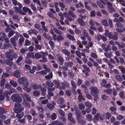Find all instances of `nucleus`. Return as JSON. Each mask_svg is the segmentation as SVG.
<instances>
[{"label": "nucleus", "mask_w": 125, "mask_h": 125, "mask_svg": "<svg viewBox=\"0 0 125 125\" xmlns=\"http://www.w3.org/2000/svg\"><path fill=\"white\" fill-rule=\"evenodd\" d=\"M23 110V107H22V105L21 104L19 103L15 104L14 109V111L15 113H19L22 111Z\"/></svg>", "instance_id": "1"}, {"label": "nucleus", "mask_w": 125, "mask_h": 125, "mask_svg": "<svg viewBox=\"0 0 125 125\" xmlns=\"http://www.w3.org/2000/svg\"><path fill=\"white\" fill-rule=\"evenodd\" d=\"M12 100L14 102L20 103L22 101L21 97L19 96L17 94H15L12 95L11 96Z\"/></svg>", "instance_id": "2"}, {"label": "nucleus", "mask_w": 125, "mask_h": 125, "mask_svg": "<svg viewBox=\"0 0 125 125\" xmlns=\"http://www.w3.org/2000/svg\"><path fill=\"white\" fill-rule=\"evenodd\" d=\"M107 82L105 79L102 80V82L100 83V85L102 87H104L105 88H110L111 87V84L109 83L107 84Z\"/></svg>", "instance_id": "3"}, {"label": "nucleus", "mask_w": 125, "mask_h": 125, "mask_svg": "<svg viewBox=\"0 0 125 125\" xmlns=\"http://www.w3.org/2000/svg\"><path fill=\"white\" fill-rule=\"evenodd\" d=\"M90 89L91 90V93L93 95H98L99 91L96 87L92 86L91 87Z\"/></svg>", "instance_id": "4"}, {"label": "nucleus", "mask_w": 125, "mask_h": 125, "mask_svg": "<svg viewBox=\"0 0 125 125\" xmlns=\"http://www.w3.org/2000/svg\"><path fill=\"white\" fill-rule=\"evenodd\" d=\"M18 83L20 84H22L23 86L29 83L27 82V78L25 77H21L18 79Z\"/></svg>", "instance_id": "5"}, {"label": "nucleus", "mask_w": 125, "mask_h": 125, "mask_svg": "<svg viewBox=\"0 0 125 125\" xmlns=\"http://www.w3.org/2000/svg\"><path fill=\"white\" fill-rule=\"evenodd\" d=\"M82 66L85 69V70H83L82 71V72L84 73L86 76H88L89 74L88 72H90V69L89 67H87L85 65H83Z\"/></svg>", "instance_id": "6"}, {"label": "nucleus", "mask_w": 125, "mask_h": 125, "mask_svg": "<svg viewBox=\"0 0 125 125\" xmlns=\"http://www.w3.org/2000/svg\"><path fill=\"white\" fill-rule=\"evenodd\" d=\"M102 47L103 49H104V51L106 52H107L110 50L111 47L110 45H108L107 46L105 44H103Z\"/></svg>", "instance_id": "7"}, {"label": "nucleus", "mask_w": 125, "mask_h": 125, "mask_svg": "<svg viewBox=\"0 0 125 125\" xmlns=\"http://www.w3.org/2000/svg\"><path fill=\"white\" fill-rule=\"evenodd\" d=\"M57 56L58 57V59L60 62V65H62L64 61L63 58L62 57L61 55L59 54H57Z\"/></svg>", "instance_id": "8"}, {"label": "nucleus", "mask_w": 125, "mask_h": 125, "mask_svg": "<svg viewBox=\"0 0 125 125\" xmlns=\"http://www.w3.org/2000/svg\"><path fill=\"white\" fill-rule=\"evenodd\" d=\"M6 56L10 61H12L13 60V58L12 57V55L10 52H7L6 53Z\"/></svg>", "instance_id": "9"}, {"label": "nucleus", "mask_w": 125, "mask_h": 125, "mask_svg": "<svg viewBox=\"0 0 125 125\" xmlns=\"http://www.w3.org/2000/svg\"><path fill=\"white\" fill-rule=\"evenodd\" d=\"M6 37L5 33L0 32V41L1 42H3L5 38Z\"/></svg>", "instance_id": "10"}, {"label": "nucleus", "mask_w": 125, "mask_h": 125, "mask_svg": "<svg viewBox=\"0 0 125 125\" xmlns=\"http://www.w3.org/2000/svg\"><path fill=\"white\" fill-rule=\"evenodd\" d=\"M21 73L20 71L17 69L15 71L14 75L16 77L18 78L21 76Z\"/></svg>", "instance_id": "11"}, {"label": "nucleus", "mask_w": 125, "mask_h": 125, "mask_svg": "<svg viewBox=\"0 0 125 125\" xmlns=\"http://www.w3.org/2000/svg\"><path fill=\"white\" fill-rule=\"evenodd\" d=\"M109 38L112 39L113 40L116 41L118 37L117 35L115 34H113L112 32L111 35L110 34L109 36Z\"/></svg>", "instance_id": "12"}, {"label": "nucleus", "mask_w": 125, "mask_h": 125, "mask_svg": "<svg viewBox=\"0 0 125 125\" xmlns=\"http://www.w3.org/2000/svg\"><path fill=\"white\" fill-rule=\"evenodd\" d=\"M77 21L79 24L81 26H84L85 25L84 21L82 20V19L79 18L77 20Z\"/></svg>", "instance_id": "13"}, {"label": "nucleus", "mask_w": 125, "mask_h": 125, "mask_svg": "<svg viewBox=\"0 0 125 125\" xmlns=\"http://www.w3.org/2000/svg\"><path fill=\"white\" fill-rule=\"evenodd\" d=\"M40 89L42 92L41 94L43 96H45L46 94V88L45 87H42Z\"/></svg>", "instance_id": "14"}, {"label": "nucleus", "mask_w": 125, "mask_h": 125, "mask_svg": "<svg viewBox=\"0 0 125 125\" xmlns=\"http://www.w3.org/2000/svg\"><path fill=\"white\" fill-rule=\"evenodd\" d=\"M29 84V83H28L27 84H26L25 85V86H24V89L28 93H30L31 90V88L30 87L28 88Z\"/></svg>", "instance_id": "15"}, {"label": "nucleus", "mask_w": 125, "mask_h": 125, "mask_svg": "<svg viewBox=\"0 0 125 125\" xmlns=\"http://www.w3.org/2000/svg\"><path fill=\"white\" fill-rule=\"evenodd\" d=\"M12 47V45L10 43H7L4 44V45L2 47V49H6L8 48L9 47Z\"/></svg>", "instance_id": "16"}, {"label": "nucleus", "mask_w": 125, "mask_h": 125, "mask_svg": "<svg viewBox=\"0 0 125 125\" xmlns=\"http://www.w3.org/2000/svg\"><path fill=\"white\" fill-rule=\"evenodd\" d=\"M100 115V114L99 113H97L94 116V118L93 119V120L94 122L96 123V122L95 121V120H99V115Z\"/></svg>", "instance_id": "17"}, {"label": "nucleus", "mask_w": 125, "mask_h": 125, "mask_svg": "<svg viewBox=\"0 0 125 125\" xmlns=\"http://www.w3.org/2000/svg\"><path fill=\"white\" fill-rule=\"evenodd\" d=\"M32 87L33 89L35 90H37L38 89V88H40L42 87V85H38L34 83L32 85Z\"/></svg>", "instance_id": "18"}, {"label": "nucleus", "mask_w": 125, "mask_h": 125, "mask_svg": "<svg viewBox=\"0 0 125 125\" xmlns=\"http://www.w3.org/2000/svg\"><path fill=\"white\" fill-rule=\"evenodd\" d=\"M10 42L13 45L16 47V44L15 42L16 40L15 38L14 37H12L10 39Z\"/></svg>", "instance_id": "19"}, {"label": "nucleus", "mask_w": 125, "mask_h": 125, "mask_svg": "<svg viewBox=\"0 0 125 125\" xmlns=\"http://www.w3.org/2000/svg\"><path fill=\"white\" fill-rule=\"evenodd\" d=\"M7 110L2 107L0 108V115L2 114H5L7 112Z\"/></svg>", "instance_id": "20"}, {"label": "nucleus", "mask_w": 125, "mask_h": 125, "mask_svg": "<svg viewBox=\"0 0 125 125\" xmlns=\"http://www.w3.org/2000/svg\"><path fill=\"white\" fill-rule=\"evenodd\" d=\"M47 107L50 110H52L54 108V106L52 104L48 103L47 105Z\"/></svg>", "instance_id": "21"}, {"label": "nucleus", "mask_w": 125, "mask_h": 125, "mask_svg": "<svg viewBox=\"0 0 125 125\" xmlns=\"http://www.w3.org/2000/svg\"><path fill=\"white\" fill-rule=\"evenodd\" d=\"M24 116V113L23 112H21L19 114H16V117L19 119L22 118Z\"/></svg>", "instance_id": "22"}, {"label": "nucleus", "mask_w": 125, "mask_h": 125, "mask_svg": "<svg viewBox=\"0 0 125 125\" xmlns=\"http://www.w3.org/2000/svg\"><path fill=\"white\" fill-rule=\"evenodd\" d=\"M43 36L46 39L48 40H51L52 39V38L51 37L49 36L48 35H47L46 33H44L43 34Z\"/></svg>", "instance_id": "23"}, {"label": "nucleus", "mask_w": 125, "mask_h": 125, "mask_svg": "<svg viewBox=\"0 0 125 125\" xmlns=\"http://www.w3.org/2000/svg\"><path fill=\"white\" fill-rule=\"evenodd\" d=\"M3 62L4 63L6 64L7 65L10 66H11L13 64V63L12 62H10L7 60H6L4 61L3 62Z\"/></svg>", "instance_id": "24"}, {"label": "nucleus", "mask_w": 125, "mask_h": 125, "mask_svg": "<svg viewBox=\"0 0 125 125\" xmlns=\"http://www.w3.org/2000/svg\"><path fill=\"white\" fill-rule=\"evenodd\" d=\"M10 83L14 87H16L17 86V83L14 80L10 81Z\"/></svg>", "instance_id": "25"}, {"label": "nucleus", "mask_w": 125, "mask_h": 125, "mask_svg": "<svg viewBox=\"0 0 125 125\" xmlns=\"http://www.w3.org/2000/svg\"><path fill=\"white\" fill-rule=\"evenodd\" d=\"M66 36L70 40L72 41H74L75 40V39L73 36L69 34H67Z\"/></svg>", "instance_id": "26"}, {"label": "nucleus", "mask_w": 125, "mask_h": 125, "mask_svg": "<svg viewBox=\"0 0 125 125\" xmlns=\"http://www.w3.org/2000/svg\"><path fill=\"white\" fill-rule=\"evenodd\" d=\"M49 43L50 45L51 48H53L55 47V44L54 42L52 40H50L49 41Z\"/></svg>", "instance_id": "27"}, {"label": "nucleus", "mask_w": 125, "mask_h": 125, "mask_svg": "<svg viewBox=\"0 0 125 125\" xmlns=\"http://www.w3.org/2000/svg\"><path fill=\"white\" fill-rule=\"evenodd\" d=\"M22 38H21L19 39V45L20 46H21L22 44V43L24 42V39L23 38L22 36L21 35V36Z\"/></svg>", "instance_id": "28"}, {"label": "nucleus", "mask_w": 125, "mask_h": 125, "mask_svg": "<svg viewBox=\"0 0 125 125\" xmlns=\"http://www.w3.org/2000/svg\"><path fill=\"white\" fill-rule=\"evenodd\" d=\"M86 118L87 120L89 121L92 120V116L91 114H88L86 115Z\"/></svg>", "instance_id": "29"}, {"label": "nucleus", "mask_w": 125, "mask_h": 125, "mask_svg": "<svg viewBox=\"0 0 125 125\" xmlns=\"http://www.w3.org/2000/svg\"><path fill=\"white\" fill-rule=\"evenodd\" d=\"M47 85L50 87H52L54 85L50 81H47L46 82Z\"/></svg>", "instance_id": "30"}, {"label": "nucleus", "mask_w": 125, "mask_h": 125, "mask_svg": "<svg viewBox=\"0 0 125 125\" xmlns=\"http://www.w3.org/2000/svg\"><path fill=\"white\" fill-rule=\"evenodd\" d=\"M79 108L81 110H83L84 109L85 106L83 103H80L79 104Z\"/></svg>", "instance_id": "31"}, {"label": "nucleus", "mask_w": 125, "mask_h": 125, "mask_svg": "<svg viewBox=\"0 0 125 125\" xmlns=\"http://www.w3.org/2000/svg\"><path fill=\"white\" fill-rule=\"evenodd\" d=\"M62 52L64 54L67 56H69L70 54V52L66 49H63L62 50Z\"/></svg>", "instance_id": "32"}, {"label": "nucleus", "mask_w": 125, "mask_h": 125, "mask_svg": "<svg viewBox=\"0 0 125 125\" xmlns=\"http://www.w3.org/2000/svg\"><path fill=\"white\" fill-rule=\"evenodd\" d=\"M45 78L47 80H49L51 78L53 77V75L52 72L50 73V74H48L45 76Z\"/></svg>", "instance_id": "33"}, {"label": "nucleus", "mask_w": 125, "mask_h": 125, "mask_svg": "<svg viewBox=\"0 0 125 125\" xmlns=\"http://www.w3.org/2000/svg\"><path fill=\"white\" fill-rule=\"evenodd\" d=\"M69 15H70L73 18H76V16L74 14H73V12L71 10H69L68 12Z\"/></svg>", "instance_id": "34"}, {"label": "nucleus", "mask_w": 125, "mask_h": 125, "mask_svg": "<svg viewBox=\"0 0 125 125\" xmlns=\"http://www.w3.org/2000/svg\"><path fill=\"white\" fill-rule=\"evenodd\" d=\"M112 53L110 52V53L106 52L104 53V55L108 58H110L111 57Z\"/></svg>", "instance_id": "35"}, {"label": "nucleus", "mask_w": 125, "mask_h": 125, "mask_svg": "<svg viewBox=\"0 0 125 125\" xmlns=\"http://www.w3.org/2000/svg\"><path fill=\"white\" fill-rule=\"evenodd\" d=\"M64 39V37L61 35H58L57 37V40L58 41H61Z\"/></svg>", "instance_id": "36"}, {"label": "nucleus", "mask_w": 125, "mask_h": 125, "mask_svg": "<svg viewBox=\"0 0 125 125\" xmlns=\"http://www.w3.org/2000/svg\"><path fill=\"white\" fill-rule=\"evenodd\" d=\"M52 123L54 125H64L62 123V122H59L57 121H54L53 122H52Z\"/></svg>", "instance_id": "37"}, {"label": "nucleus", "mask_w": 125, "mask_h": 125, "mask_svg": "<svg viewBox=\"0 0 125 125\" xmlns=\"http://www.w3.org/2000/svg\"><path fill=\"white\" fill-rule=\"evenodd\" d=\"M58 112L59 114L62 117H64L65 116L64 112L61 109H59L58 111Z\"/></svg>", "instance_id": "38"}, {"label": "nucleus", "mask_w": 125, "mask_h": 125, "mask_svg": "<svg viewBox=\"0 0 125 125\" xmlns=\"http://www.w3.org/2000/svg\"><path fill=\"white\" fill-rule=\"evenodd\" d=\"M106 90L105 92L109 95H111L112 93V90L111 89L108 88Z\"/></svg>", "instance_id": "39"}, {"label": "nucleus", "mask_w": 125, "mask_h": 125, "mask_svg": "<svg viewBox=\"0 0 125 125\" xmlns=\"http://www.w3.org/2000/svg\"><path fill=\"white\" fill-rule=\"evenodd\" d=\"M42 56L41 54L38 53H35L34 57L37 59H38L42 57Z\"/></svg>", "instance_id": "40"}, {"label": "nucleus", "mask_w": 125, "mask_h": 125, "mask_svg": "<svg viewBox=\"0 0 125 125\" xmlns=\"http://www.w3.org/2000/svg\"><path fill=\"white\" fill-rule=\"evenodd\" d=\"M112 33V32H109L108 30H105L104 35L106 37H108L109 38V36L110 35V34L111 35Z\"/></svg>", "instance_id": "41"}, {"label": "nucleus", "mask_w": 125, "mask_h": 125, "mask_svg": "<svg viewBox=\"0 0 125 125\" xmlns=\"http://www.w3.org/2000/svg\"><path fill=\"white\" fill-rule=\"evenodd\" d=\"M23 104L24 105L28 107H30L31 104L30 103L28 102L26 100H25L23 103Z\"/></svg>", "instance_id": "42"}, {"label": "nucleus", "mask_w": 125, "mask_h": 125, "mask_svg": "<svg viewBox=\"0 0 125 125\" xmlns=\"http://www.w3.org/2000/svg\"><path fill=\"white\" fill-rule=\"evenodd\" d=\"M24 96L27 100L29 102H31V100L30 98V97L29 96V95L27 94H25Z\"/></svg>", "instance_id": "43"}, {"label": "nucleus", "mask_w": 125, "mask_h": 125, "mask_svg": "<svg viewBox=\"0 0 125 125\" xmlns=\"http://www.w3.org/2000/svg\"><path fill=\"white\" fill-rule=\"evenodd\" d=\"M47 73L46 71L44 70H42L40 72H38L37 73V74H40L43 75H45Z\"/></svg>", "instance_id": "44"}, {"label": "nucleus", "mask_w": 125, "mask_h": 125, "mask_svg": "<svg viewBox=\"0 0 125 125\" xmlns=\"http://www.w3.org/2000/svg\"><path fill=\"white\" fill-rule=\"evenodd\" d=\"M51 119L52 120H55V119L57 117V116L56 114L55 113H53L52 114V115L51 116Z\"/></svg>", "instance_id": "45"}, {"label": "nucleus", "mask_w": 125, "mask_h": 125, "mask_svg": "<svg viewBox=\"0 0 125 125\" xmlns=\"http://www.w3.org/2000/svg\"><path fill=\"white\" fill-rule=\"evenodd\" d=\"M33 94L35 96H38L40 95V92L39 91H35L33 92Z\"/></svg>", "instance_id": "46"}, {"label": "nucleus", "mask_w": 125, "mask_h": 125, "mask_svg": "<svg viewBox=\"0 0 125 125\" xmlns=\"http://www.w3.org/2000/svg\"><path fill=\"white\" fill-rule=\"evenodd\" d=\"M34 53L33 52L29 53L28 54L27 56L28 57L32 58L33 59H34L35 58L34 56Z\"/></svg>", "instance_id": "47"}, {"label": "nucleus", "mask_w": 125, "mask_h": 125, "mask_svg": "<svg viewBox=\"0 0 125 125\" xmlns=\"http://www.w3.org/2000/svg\"><path fill=\"white\" fill-rule=\"evenodd\" d=\"M48 93L49 95L47 97L49 99L50 98L51 96H53L54 95L53 93L50 91H48Z\"/></svg>", "instance_id": "48"}, {"label": "nucleus", "mask_w": 125, "mask_h": 125, "mask_svg": "<svg viewBox=\"0 0 125 125\" xmlns=\"http://www.w3.org/2000/svg\"><path fill=\"white\" fill-rule=\"evenodd\" d=\"M53 82L54 84L56 85L57 87H60V84L58 81L55 80H53Z\"/></svg>", "instance_id": "49"}, {"label": "nucleus", "mask_w": 125, "mask_h": 125, "mask_svg": "<svg viewBox=\"0 0 125 125\" xmlns=\"http://www.w3.org/2000/svg\"><path fill=\"white\" fill-rule=\"evenodd\" d=\"M41 58L42 59V60H40L39 61L41 62H46L47 61V59L44 56H42V57Z\"/></svg>", "instance_id": "50"}, {"label": "nucleus", "mask_w": 125, "mask_h": 125, "mask_svg": "<svg viewBox=\"0 0 125 125\" xmlns=\"http://www.w3.org/2000/svg\"><path fill=\"white\" fill-rule=\"evenodd\" d=\"M42 4L43 6L44 7H46L47 6V4L48 3V2L46 1L43 0L42 1Z\"/></svg>", "instance_id": "51"}, {"label": "nucleus", "mask_w": 125, "mask_h": 125, "mask_svg": "<svg viewBox=\"0 0 125 125\" xmlns=\"http://www.w3.org/2000/svg\"><path fill=\"white\" fill-rule=\"evenodd\" d=\"M64 102L63 99L62 98H60L58 101V103L60 104H63Z\"/></svg>", "instance_id": "52"}, {"label": "nucleus", "mask_w": 125, "mask_h": 125, "mask_svg": "<svg viewBox=\"0 0 125 125\" xmlns=\"http://www.w3.org/2000/svg\"><path fill=\"white\" fill-rule=\"evenodd\" d=\"M97 3L98 5L101 8L104 9V8L105 7L99 1H97Z\"/></svg>", "instance_id": "53"}, {"label": "nucleus", "mask_w": 125, "mask_h": 125, "mask_svg": "<svg viewBox=\"0 0 125 125\" xmlns=\"http://www.w3.org/2000/svg\"><path fill=\"white\" fill-rule=\"evenodd\" d=\"M77 12L78 13H84L86 11V10L85 9H79L77 10Z\"/></svg>", "instance_id": "54"}, {"label": "nucleus", "mask_w": 125, "mask_h": 125, "mask_svg": "<svg viewBox=\"0 0 125 125\" xmlns=\"http://www.w3.org/2000/svg\"><path fill=\"white\" fill-rule=\"evenodd\" d=\"M15 31L14 30H12L10 31L8 34V37H10L12 36L15 33Z\"/></svg>", "instance_id": "55"}, {"label": "nucleus", "mask_w": 125, "mask_h": 125, "mask_svg": "<svg viewBox=\"0 0 125 125\" xmlns=\"http://www.w3.org/2000/svg\"><path fill=\"white\" fill-rule=\"evenodd\" d=\"M102 22L103 24L105 26H107L108 25L107 22L106 20L105 19L103 20H102Z\"/></svg>", "instance_id": "56"}, {"label": "nucleus", "mask_w": 125, "mask_h": 125, "mask_svg": "<svg viewBox=\"0 0 125 125\" xmlns=\"http://www.w3.org/2000/svg\"><path fill=\"white\" fill-rule=\"evenodd\" d=\"M115 77L116 79L119 81H121L122 80L121 77L119 75H116Z\"/></svg>", "instance_id": "57"}, {"label": "nucleus", "mask_w": 125, "mask_h": 125, "mask_svg": "<svg viewBox=\"0 0 125 125\" xmlns=\"http://www.w3.org/2000/svg\"><path fill=\"white\" fill-rule=\"evenodd\" d=\"M66 94L68 96H70L71 95V90H67L66 91Z\"/></svg>", "instance_id": "58"}, {"label": "nucleus", "mask_w": 125, "mask_h": 125, "mask_svg": "<svg viewBox=\"0 0 125 125\" xmlns=\"http://www.w3.org/2000/svg\"><path fill=\"white\" fill-rule=\"evenodd\" d=\"M124 93L122 91L120 92L119 94V96L121 98L124 99L125 98V97L124 95Z\"/></svg>", "instance_id": "59"}, {"label": "nucleus", "mask_w": 125, "mask_h": 125, "mask_svg": "<svg viewBox=\"0 0 125 125\" xmlns=\"http://www.w3.org/2000/svg\"><path fill=\"white\" fill-rule=\"evenodd\" d=\"M124 118V116L121 115H118L117 116V118L118 120H121L123 119Z\"/></svg>", "instance_id": "60"}, {"label": "nucleus", "mask_w": 125, "mask_h": 125, "mask_svg": "<svg viewBox=\"0 0 125 125\" xmlns=\"http://www.w3.org/2000/svg\"><path fill=\"white\" fill-rule=\"evenodd\" d=\"M37 108L40 113H43V108L41 106H37Z\"/></svg>", "instance_id": "61"}, {"label": "nucleus", "mask_w": 125, "mask_h": 125, "mask_svg": "<svg viewBox=\"0 0 125 125\" xmlns=\"http://www.w3.org/2000/svg\"><path fill=\"white\" fill-rule=\"evenodd\" d=\"M22 60V57L21 56H19L17 60L16 61V62L17 63H19L20 62H21Z\"/></svg>", "instance_id": "62"}, {"label": "nucleus", "mask_w": 125, "mask_h": 125, "mask_svg": "<svg viewBox=\"0 0 125 125\" xmlns=\"http://www.w3.org/2000/svg\"><path fill=\"white\" fill-rule=\"evenodd\" d=\"M15 12L16 13H19L20 14V12L21 11V10L18 7H16L15 8Z\"/></svg>", "instance_id": "63"}, {"label": "nucleus", "mask_w": 125, "mask_h": 125, "mask_svg": "<svg viewBox=\"0 0 125 125\" xmlns=\"http://www.w3.org/2000/svg\"><path fill=\"white\" fill-rule=\"evenodd\" d=\"M90 15L92 17H94L95 16L96 13L95 11L94 10L92 11L90 13Z\"/></svg>", "instance_id": "64"}]
</instances>
